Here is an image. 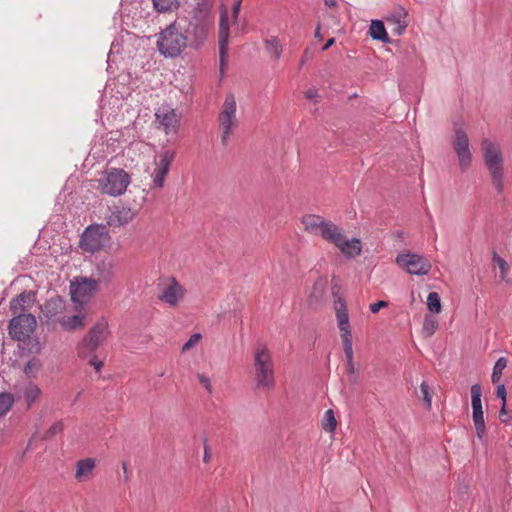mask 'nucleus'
<instances>
[{
  "mask_svg": "<svg viewBox=\"0 0 512 512\" xmlns=\"http://www.w3.org/2000/svg\"><path fill=\"white\" fill-rule=\"evenodd\" d=\"M175 20L158 34L157 48L165 57L179 56L190 44Z\"/></svg>",
  "mask_w": 512,
  "mask_h": 512,
  "instance_id": "obj_3",
  "label": "nucleus"
},
{
  "mask_svg": "<svg viewBox=\"0 0 512 512\" xmlns=\"http://www.w3.org/2000/svg\"><path fill=\"white\" fill-rule=\"evenodd\" d=\"M237 104L233 94L225 97L221 111L218 116L219 128L221 131V143L226 146L229 142L233 129L238 126Z\"/></svg>",
  "mask_w": 512,
  "mask_h": 512,
  "instance_id": "obj_5",
  "label": "nucleus"
},
{
  "mask_svg": "<svg viewBox=\"0 0 512 512\" xmlns=\"http://www.w3.org/2000/svg\"><path fill=\"white\" fill-rule=\"evenodd\" d=\"M388 306V302L380 300L370 305V311L372 313H377L380 309Z\"/></svg>",
  "mask_w": 512,
  "mask_h": 512,
  "instance_id": "obj_44",
  "label": "nucleus"
},
{
  "mask_svg": "<svg viewBox=\"0 0 512 512\" xmlns=\"http://www.w3.org/2000/svg\"><path fill=\"white\" fill-rule=\"evenodd\" d=\"M325 4L328 7H335L337 5V2H336V0H325Z\"/></svg>",
  "mask_w": 512,
  "mask_h": 512,
  "instance_id": "obj_54",
  "label": "nucleus"
},
{
  "mask_svg": "<svg viewBox=\"0 0 512 512\" xmlns=\"http://www.w3.org/2000/svg\"><path fill=\"white\" fill-rule=\"evenodd\" d=\"M175 158V152L170 149H163L158 155L156 167L152 174L151 188L161 189L164 186L165 177L169 172L170 166Z\"/></svg>",
  "mask_w": 512,
  "mask_h": 512,
  "instance_id": "obj_13",
  "label": "nucleus"
},
{
  "mask_svg": "<svg viewBox=\"0 0 512 512\" xmlns=\"http://www.w3.org/2000/svg\"><path fill=\"white\" fill-rule=\"evenodd\" d=\"M114 265L110 260H101L96 264L95 270L92 273V280L96 285L109 284L114 277Z\"/></svg>",
  "mask_w": 512,
  "mask_h": 512,
  "instance_id": "obj_20",
  "label": "nucleus"
},
{
  "mask_svg": "<svg viewBox=\"0 0 512 512\" xmlns=\"http://www.w3.org/2000/svg\"><path fill=\"white\" fill-rule=\"evenodd\" d=\"M153 8L158 13H170L180 7V0H152Z\"/></svg>",
  "mask_w": 512,
  "mask_h": 512,
  "instance_id": "obj_28",
  "label": "nucleus"
},
{
  "mask_svg": "<svg viewBox=\"0 0 512 512\" xmlns=\"http://www.w3.org/2000/svg\"><path fill=\"white\" fill-rule=\"evenodd\" d=\"M330 243H333L335 246H337L340 251L351 257V256H357L361 253V243L360 240L357 238H353L351 240H347L345 236L342 234L341 229L337 226V231L333 233V236L329 240Z\"/></svg>",
  "mask_w": 512,
  "mask_h": 512,
  "instance_id": "obj_18",
  "label": "nucleus"
},
{
  "mask_svg": "<svg viewBox=\"0 0 512 512\" xmlns=\"http://www.w3.org/2000/svg\"><path fill=\"white\" fill-rule=\"evenodd\" d=\"M454 149L459 158V165L462 170H466L471 163V152L469 149V139L462 129L455 132Z\"/></svg>",
  "mask_w": 512,
  "mask_h": 512,
  "instance_id": "obj_17",
  "label": "nucleus"
},
{
  "mask_svg": "<svg viewBox=\"0 0 512 512\" xmlns=\"http://www.w3.org/2000/svg\"><path fill=\"white\" fill-rule=\"evenodd\" d=\"M253 368L257 389L269 391L275 387L274 363L265 344H258L254 349Z\"/></svg>",
  "mask_w": 512,
  "mask_h": 512,
  "instance_id": "obj_2",
  "label": "nucleus"
},
{
  "mask_svg": "<svg viewBox=\"0 0 512 512\" xmlns=\"http://www.w3.org/2000/svg\"><path fill=\"white\" fill-rule=\"evenodd\" d=\"M198 380L205 387L207 392L211 394L212 393V386H211L210 379L207 376L203 375V374H198Z\"/></svg>",
  "mask_w": 512,
  "mask_h": 512,
  "instance_id": "obj_43",
  "label": "nucleus"
},
{
  "mask_svg": "<svg viewBox=\"0 0 512 512\" xmlns=\"http://www.w3.org/2000/svg\"><path fill=\"white\" fill-rule=\"evenodd\" d=\"M499 418L502 423H509L512 416L507 413L506 411V405L502 404V408L500 410Z\"/></svg>",
  "mask_w": 512,
  "mask_h": 512,
  "instance_id": "obj_45",
  "label": "nucleus"
},
{
  "mask_svg": "<svg viewBox=\"0 0 512 512\" xmlns=\"http://www.w3.org/2000/svg\"><path fill=\"white\" fill-rule=\"evenodd\" d=\"M65 308V302L60 297H54L45 302L43 312L47 317H54Z\"/></svg>",
  "mask_w": 512,
  "mask_h": 512,
  "instance_id": "obj_26",
  "label": "nucleus"
},
{
  "mask_svg": "<svg viewBox=\"0 0 512 512\" xmlns=\"http://www.w3.org/2000/svg\"><path fill=\"white\" fill-rule=\"evenodd\" d=\"M481 396H482V389H481L480 384L472 385V387H471L472 408L482 406Z\"/></svg>",
  "mask_w": 512,
  "mask_h": 512,
  "instance_id": "obj_40",
  "label": "nucleus"
},
{
  "mask_svg": "<svg viewBox=\"0 0 512 512\" xmlns=\"http://www.w3.org/2000/svg\"><path fill=\"white\" fill-rule=\"evenodd\" d=\"M95 467V460L92 458H86L79 460L77 462L76 466V473L75 477L79 480L83 479L84 477L88 476L92 473V470Z\"/></svg>",
  "mask_w": 512,
  "mask_h": 512,
  "instance_id": "obj_29",
  "label": "nucleus"
},
{
  "mask_svg": "<svg viewBox=\"0 0 512 512\" xmlns=\"http://www.w3.org/2000/svg\"><path fill=\"white\" fill-rule=\"evenodd\" d=\"M337 421L334 416V412L329 409L324 414V420L322 424V428L327 432H333L336 429Z\"/></svg>",
  "mask_w": 512,
  "mask_h": 512,
  "instance_id": "obj_38",
  "label": "nucleus"
},
{
  "mask_svg": "<svg viewBox=\"0 0 512 512\" xmlns=\"http://www.w3.org/2000/svg\"><path fill=\"white\" fill-rule=\"evenodd\" d=\"M315 37L316 38H319L321 39L322 38V35H321V32H320V25H318L315 29Z\"/></svg>",
  "mask_w": 512,
  "mask_h": 512,
  "instance_id": "obj_55",
  "label": "nucleus"
},
{
  "mask_svg": "<svg viewBox=\"0 0 512 512\" xmlns=\"http://www.w3.org/2000/svg\"><path fill=\"white\" fill-rule=\"evenodd\" d=\"M122 469H123V472H124L125 481H127L129 479V473H128V468H127V463L126 462L122 463Z\"/></svg>",
  "mask_w": 512,
  "mask_h": 512,
  "instance_id": "obj_53",
  "label": "nucleus"
},
{
  "mask_svg": "<svg viewBox=\"0 0 512 512\" xmlns=\"http://www.w3.org/2000/svg\"><path fill=\"white\" fill-rule=\"evenodd\" d=\"M36 325V318L30 313L14 316L9 321V334L14 340L25 341L34 332Z\"/></svg>",
  "mask_w": 512,
  "mask_h": 512,
  "instance_id": "obj_11",
  "label": "nucleus"
},
{
  "mask_svg": "<svg viewBox=\"0 0 512 512\" xmlns=\"http://www.w3.org/2000/svg\"><path fill=\"white\" fill-rule=\"evenodd\" d=\"M427 307L435 314L441 312V301L437 292H430L427 297Z\"/></svg>",
  "mask_w": 512,
  "mask_h": 512,
  "instance_id": "obj_37",
  "label": "nucleus"
},
{
  "mask_svg": "<svg viewBox=\"0 0 512 512\" xmlns=\"http://www.w3.org/2000/svg\"><path fill=\"white\" fill-rule=\"evenodd\" d=\"M129 184V174L118 168L106 170L104 176L99 179L101 192L114 197L124 194Z\"/></svg>",
  "mask_w": 512,
  "mask_h": 512,
  "instance_id": "obj_6",
  "label": "nucleus"
},
{
  "mask_svg": "<svg viewBox=\"0 0 512 512\" xmlns=\"http://www.w3.org/2000/svg\"><path fill=\"white\" fill-rule=\"evenodd\" d=\"M507 367V359L504 358V357H500L494 367H493V372H492V382L493 383H498L501 379V376H502V372L503 370Z\"/></svg>",
  "mask_w": 512,
  "mask_h": 512,
  "instance_id": "obj_36",
  "label": "nucleus"
},
{
  "mask_svg": "<svg viewBox=\"0 0 512 512\" xmlns=\"http://www.w3.org/2000/svg\"><path fill=\"white\" fill-rule=\"evenodd\" d=\"M305 97L307 99L313 100L318 97V90L315 88H310L305 92Z\"/></svg>",
  "mask_w": 512,
  "mask_h": 512,
  "instance_id": "obj_49",
  "label": "nucleus"
},
{
  "mask_svg": "<svg viewBox=\"0 0 512 512\" xmlns=\"http://www.w3.org/2000/svg\"><path fill=\"white\" fill-rule=\"evenodd\" d=\"M210 457H211V454H210V448H209V446L205 443V446H204L203 461H204V462H208V461L210 460Z\"/></svg>",
  "mask_w": 512,
  "mask_h": 512,
  "instance_id": "obj_50",
  "label": "nucleus"
},
{
  "mask_svg": "<svg viewBox=\"0 0 512 512\" xmlns=\"http://www.w3.org/2000/svg\"><path fill=\"white\" fill-rule=\"evenodd\" d=\"M108 324L105 320L98 321L89 331L78 347V354L85 358L92 354L107 338Z\"/></svg>",
  "mask_w": 512,
  "mask_h": 512,
  "instance_id": "obj_8",
  "label": "nucleus"
},
{
  "mask_svg": "<svg viewBox=\"0 0 512 512\" xmlns=\"http://www.w3.org/2000/svg\"><path fill=\"white\" fill-rule=\"evenodd\" d=\"M110 242V235L105 225H90L83 232L80 247L90 253H95Z\"/></svg>",
  "mask_w": 512,
  "mask_h": 512,
  "instance_id": "obj_7",
  "label": "nucleus"
},
{
  "mask_svg": "<svg viewBox=\"0 0 512 512\" xmlns=\"http://www.w3.org/2000/svg\"><path fill=\"white\" fill-rule=\"evenodd\" d=\"M202 338L200 333H194L190 336V338L183 344L182 352L189 351L192 347H194Z\"/></svg>",
  "mask_w": 512,
  "mask_h": 512,
  "instance_id": "obj_42",
  "label": "nucleus"
},
{
  "mask_svg": "<svg viewBox=\"0 0 512 512\" xmlns=\"http://www.w3.org/2000/svg\"><path fill=\"white\" fill-rule=\"evenodd\" d=\"M89 365L93 366L94 369L99 372L101 368L103 367L104 363L103 361L99 360L96 356H92L89 359Z\"/></svg>",
  "mask_w": 512,
  "mask_h": 512,
  "instance_id": "obj_46",
  "label": "nucleus"
},
{
  "mask_svg": "<svg viewBox=\"0 0 512 512\" xmlns=\"http://www.w3.org/2000/svg\"><path fill=\"white\" fill-rule=\"evenodd\" d=\"M97 285L91 277H79L71 285V298L75 303H86L96 292Z\"/></svg>",
  "mask_w": 512,
  "mask_h": 512,
  "instance_id": "obj_14",
  "label": "nucleus"
},
{
  "mask_svg": "<svg viewBox=\"0 0 512 512\" xmlns=\"http://www.w3.org/2000/svg\"><path fill=\"white\" fill-rule=\"evenodd\" d=\"M496 395L502 399V404L506 405V389L504 384L497 386Z\"/></svg>",
  "mask_w": 512,
  "mask_h": 512,
  "instance_id": "obj_47",
  "label": "nucleus"
},
{
  "mask_svg": "<svg viewBox=\"0 0 512 512\" xmlns=\"http://www.w3.org/2000/svg\"><path fill=\"white\" fill-rule=\"evenodd\" d=\"M155 118L167 135L175 134L177 132L179 116L175 109L169 106H161L156 110Z\"/></svg>",
  "mask_w": 512,
  "mask_h": 512,
  "instance_id": "obj_15",
  "label": "nucleus"
},
{
  "mask_svg": "<svg viewBox=\"0 0 512 512\" xmlns=\"http://www.w3.org/2000/svg\"><path fill=\"white\" fill-rule=\"evenodd\" d=\"M369 35L372 39L382 41L384 43H390L391 40L388 37L384 23L381 20H372L369 28Z\"/></svg>",
  "mask_w": 512,
  "mask_h": 512,
  "instance_id": "obj_25",
  "label": "nucleus"
},
{
  "mask_svg": "<svg viewBox=\"0 0 512 512\" xmlns=\"http://www.w3.org/2000/svg\"><path fill=\"white\" fill-rule=\"evenodd\" d=\"M301 223L303 224L306 232L312 235L321 236L328 242L333 236V233L337 231V225L333 222L325 220L323 217L314 214L303 216Z\"/></svg>",
  "mask_w": 512,
  "mask_h": 512,
  "instance_id": "obj_10",
  "label": "nucleus"
},
{
  "mask_svg": "<svg viewBox=\"0 0 512 512\" xmlns=\"http://www.w3.org/2000/svg\"><path fill=\"white\" fill-rule=\"evenodd\" d=\"M242 1L243 0H234L233 7H232V17L234 20H236L239 16Z\"/></svg>",
  "mask_w": 512,
  "mask_h": 512,
  "instance_id": "obj_48",
  "label": "nucleus"
},
{
  "mask_svg": "<svg viewBox=\"0 0 512 512\" xmlns=\"http://www.w3.org/2000/svg\"><path fill=\"white\" fill-rule=\"evenodd\" d=\"M336 318L338 321L339 330L341 332L346 362H350V360H353L352 334L347 307L345 302L342 300H338L336 304Z\"/></svg>",
  "mask_w": 512,
  "mask_h": 512,
  "instance_id": "obj_9",
  "label": "nucleus"
},
{
  "mask_svg": "<svg viewBox=\"0 0 512 512\" xmlns=\"http://www.w3.org/2000/svg\"><path fill=\"white\" fill-rule=\"evenodd\" d=\"M417 397L419 399H422L424 404H425V407L427 410H430L431 409V405H432V393H431V390H430V387L429 385L427 384L426 381H423L421 384H420V391L419 393H417Z\"/></svg>",
  "mask_w": 512,
  "mask_h": 512,
  "instance_id": "obj_33",
  "label": "nucleus"
},
{
  "mask_svg": "<svg viewBox=\"0 0 512 512\" xmlns=\"http://www.w3.org/2000/svg\"><path fill=\"white\" fill-rule=\"evenodd\" d=\"M396 263L412 275H427L431 270V263L425 257L415 253L398 254Z\"/></svg>",
  "mask_w": 512,
  "mask_h": 512,
  "instance_id": "obj_12",
  "label": "nucleus"
},
{
  "mask_svg": "<svg viewBox=\"0 0 512 512\" xmlns=\"http://www.w3.org/2000/svg\"><path fill=\"white\" fill-rule=\"evenodd\" d=\"M437 328H438V322L431 316H425L422 331H421L422 336L424 338L431 337L435 333Z\"/></svg>",
  "mask_w": 512,
  "mask_h": 512,
  "instance_id": "obj_32",
  "label": "nucleus"
},
{
  "mask_svg": "<svg viewBox=\"0 0 512 512\" xmlns=\"http://www.w3.org/2000/svg\"><path fill=\"white\" fill-rule=\"evenodd\" d=\"M346 370L349 374H353L355 372V366H354L353 360H350V362H347Z\"/></svg>",
  "mask_w": 512,
  "mask_h": 512,
  "instance_id": "obj_51",
  "label": "nucleus"
},
{
  "mask_svg": "<svg viewBox=\"0 0 512 512\" xmlns=\"http://www.w3.org/2000/svg\"><path fill=\"white\" fill-rule=\"evenodd\" d=\"M84 315H73L61 321V325L66 330H75L83 326Z\"/></svg>",
  "mask_w": 512,
  "mask_h": 512,
  "instance_id": "obj_31",
  "label": "nucleus"
},
{
  "mask_svg": "<svg viewBox=\"0 0 512 512\" xmlns=\"http://www.w3.org/2000/svg\"><path fill=\"white\" fill-rule=\"evenodd\" d=\"M64 424L62 421L54 422L44 434V439H51L55 435L63 431Z\"/></svg>",
  "mask_w": 512,
  "mask_h": 512,
  "instance_id": "obj_41",
  "label": "nucleus"
},
{
  "mask_svg": "<svg viewBox=\"0 0 512 512\" xmlns=\"http://www.w3.org/2000/svg\"><path fill=\"white\" fill-rule=\"evenodd\" d=\"M492 260H493V263L499 267L501 278L503 280H506L508 272L510 270L509 264L502 257H500L496 252H493Z\"/></svg>",
  "mask_w": 512,
  "mask_h": 512,
  "instance_id": "obj_39",
  "label": "nucleus"
},
{
  "mask_svg": "<svg viewBox=\"0 0 512 512\" xmlns=\"http://www.w3.org/2000/svg\"><path fill=\"white\" fill-rule=\"evenodd\" d=\"M135 217V212L129 207L116 208L107 219L109 226H123Z\"/></svg>",
  "mask_w": 512,
  "mask_h": 512,
  "instance_id": "obj_23",
  "label": "nucleus"
},
{
  "mask_svg": "<svg viewBox=\"0 0 512 512\" xmlns=\"http://www.w3.org/2000/svg\"><path fill=\"white\" fill-rule=\"evenodd\" d=\"M213 2L214 0L198 2L190 11L176 19L192 49L201 48L214 29L215 17L211 10Z\"/></svg>",
  "mask_w": 512,
  "mask_h": 512,
  "instance_id": "obj_1",
  "label": "nucleus"
},
{
  "mask_svg": "<svg viewBox=\"0 0 512 512\" xmlns=\"http://www.w3.org/2000/svg\"><path fill=\"white\" fill-rule=\"evenodd\" d=\"M41 348L39 346V344H37V347H36V352H40Z\"/></svg>",
  "mask_w": 512,
  "mask_h": 512,
  "instance_id": "obj_56",
  "label": "nucleus"
},
{
  "mask_svg": "<svg viewBox=\"0 0 512 512\" xmlns=\"http://www.w3.org/2000/svg\"><path fill=\"white\" fill-rule=\"evenodd\" d=\"M483 158L491 176L493 187L501 194L504 191L503 183V156L500 149L489 139L482 141Z\"/></svg>",
  "mask_w": 512,
  "mask_h": 512,
  "instance_id": "obj_4",
  "label": "nucleus"
},
{
  "mask_svg": "<svg viewBox=\"0 0 512 512\" xmlns=\"http://www.w3.org/2000/svg\"><path fill=\"white\" fill-rule=\"evenodd\" d=\"M335 43V38H330L325 45L322 47V50H328Z\"/></svg>",
  "mask_w": 512,
  "mask_h": 512,
  "instance_id": "obj_52",
  "label": "nucleus"
},
{
  "mask_svg": "<svg viewBox=\"0 0 512 512\" xmlns=\"http://www.w3.org/2000/svg\"><path fill=\"white\" fill-rule=\"evenodd\" d=\"M184 293V287L181 286L175 278H171L170 283L162 289L158 298L174 307L177 306L179 301L184 297Z\"/></svg>",
  "mask_w": 512,
  "mask_h": 512,
  "instance_id": "obj_19",
  "label": "nucleus"
},
{
  "mask_svg": "<svg viewBox=\"0 0 512 512\" xmlns=\"http://www.w3.org/2000/svg\"><path fill=\"white\" fill-rule=\"evenodd\" d=\"M41 391L34 383H29L24 389V399L28 406H31L39 397Z\"/></svg>",
  "mask_w": 512,
  "mask_h": 512,
  "instance_id": "obj_34",
  "label": "nucleus"
},
{
  "mask_svg": "<svg viewBox=\"0 0 512 512\" xmlns=\"http://www.w3.org/2000/svg\"><path fill=\"white\" fill-rule=\"evenodd\" d=\"M13 403L14 397L11 393H0V417L5 415L11 409Z\"/></svg>",
  "mask_w": 512,
  "mask_h": 512,
  "instance_id": "obj_35",
  "label": "nucleus"
},
{
  "mask_svg": "<svg viewBox=\"0 0 512 512\" xmlns=\"http://www.w3.org/2000/svg\"><path fill=\"white\" fill-rule=\"evenodd\" d=\"M472 410H473L472 418H473L474 426L476 429V434H477V437L480 440H482L485 435V432H486L483 408H482V406H480V407L472 408Z\"/></svg>",
  "mask_w": 512,
  "mask_h": 512,
  "instance_id": "obj_27",
  "label": "nucleus"
},
{
  "mask_svg": "<svg viewBox=\"0 0 512 512\" xmlns=\"http://www.w3.org/2000/svg\"><path fill=\"white\" fill-rule=\"evenodd\" d=\"M42 368V362L39 358L33 357L24 366L23 372L28 378H35Z\"/></svg>",
  "mask_w": 512,
  "mask_h": 512,
  "instance_id": "obj_30",
  "label": "nucleus"
},
{
  "mask_svg": "<svg viewBox=\"0 0 512 512\" xmlns=\"http://www.w3.org/2000/svg\"><path fill=\"white\" fill-rule=\"evenodd\" d=\"M264 46L266 52L274 61H278L283 52V46L277 36H270L264 39Z\"/></svg>",
  "mask_w": 512,
  "mask_h": 512,
  "instance_id": "obj_24",
  "label": "nucleus"
},
{
  "mask_svg": "<svg viewBox=\"0 0 512 512\" xmlns=\"http://www.w3.org/2000/svg\"><path fill=\"white\" fill-rule=\"evenodd\" d=\"M35 294L32 291H24L10 302V310L14 316L25 314L24 311L30 308L34 302Z\"/></svg>",
  "mask_w": 512,
  "mask_h": 512,
  "instance_id": "obj_22",
  "label": "nucleus"
},
{
  "mask_svg": "<svg viewBox=\"0 0 512 512\" xmlns=\"http://www.w3.org/2000/svg\"><path fill=\"white\" fill-rule=\"evenodd\" d=\"M406 18L407 12L402 7H398L386 17V22L391 27L392 32L399 36L404 33L408 26Z\"/></svg>",
  "mask_w": 512,
  "mask_h": 512,
  "instance_id": "obj_21",
  "label": "nucleus"
},
{
  "mask_svg": "<svg viewBox=\"0 0 512 512\" xmlns=\"http://www.w3.org/2000/svg\"><path fill=\"white\" fill-rule=\"evenodd\" d=\"M229 43V23L228 13L226 9H223L220 14L219 21V56H220V71L224 72V68L227 62V50Z\"/></svg>",
  "mask_w": 512,
  "mask_h": 512,
  "instance_id": "obj_16",
  "label": "nucleus"
}]
</instances>
